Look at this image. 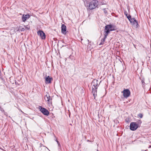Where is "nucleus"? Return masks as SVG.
Here are the masks:
<instances>
[{"instance_id": "obj_3", "label": "nucleus", "mask_w": 151, "mask_h": 151, "mask_svg": "<svg viewBox=\"0 0 151 151\" xmlns=\"http://www.w3.org/2000/svg\"><path fill=\"white\" fill-rule=\"evenodd\" d=\"M138 127V124L136 122H132L130 124V129L131 130H135Z\"/></svg>"}, {"instance_id": "obj_31", "label": "nucleus", "mask_w": 151, "mask_h": 151, "mask_svg": "<svg viewBox=\"0 0 151 151\" xmlns=\"http://www.w3.org/2000/svg\"><path fill=\"white\" fill-rule=\"evenodd\" d=\"M83 40L82 39H81V40Z\"/></svg>"}, {"instance_id": "obj_29", "label": "nucleus", "mask_w": 151, "mask_h": 151, "mask_svg": "<svg viewBox=\"0 0 151 151\" xmlns=\"http://www.w3.org/2000/svg\"><path fill=\"white\" fill-rule=\"evenodd\" d=\"M66 46L65 45H63L62 47H64V46Z\"/></svg>"}, {"instance_id": "obj_5", "label": "nucleus", "mask_w": 151, "mask_h": 151, "mask_svg": "<svg viewBox=\"0 0 151 151\" xmlns=\"http://www.w3.org/2000/svg\"><path fill=\"white\" fill-rule=\"evenodd\" d=\"M127 18L132 24H136V25L138 24L137 21L134 18H132L130 15L128 16Z\"/></svg>"}, {"instance_id": "obj_16", "label": "nucleus", "mask_w": 151, "mask_h": 151, "mask_svg": "<svg viewBox=\"0 0 151 151\" xmlns=\"http://www.w3.org/2000/svg\"><path fill=\"white\" fill-rule=\"evenodd\" d=\"M141 82L142 84V87L144 88L145 86V79L144 78H142L141 79Z\"/></svg>"}, {"instance_id": "obj_7", "label": "nucleus", "mask_w": 151, "mask_h": 151, "mask_svg": "<svg viewBox=\"0 0 151 151\" xmlns=\"http://www.w3.org/2000/svg\"><path fill=\"white\" fill-rule=\"evenodd\" d=\"M37 34L42 39H45L46 36L45 33L42 31L40 30L37 32Z\"/></svg>"}, {"instance_id": "obj_26", "label": "nucleus", "mask_w": 151, "mask_h": 151, "mask_svg": "<svg viewBox=\"0 0 151 151\" xmlns=\"http://www.w3.org/2000/svg\"><path fill=\"white\" fill-rule=\"evenodd\" d=\"M87 41H88V44H89V40H87Z\"/></svg>"}, {"instance_id": "obj_25", "label": "nucleus", "mask_w": 151, "mask_h": 151, "mask_svg": "<svg viewBox=\"0 0 151 151\" xmlns=\"http://www.w3.org/2000/svg\"><path fill=\"white\" fill-rule=\"evenodd\" d=\"M87 141L88 142H91V141L89 140L88 139L87 140Z\"/></svg>"}, {"instance_id": "obj_15", "label": "nucleus", "mask_w": 151, "mask_h": 151, "mask_svg": "<svg viewBox=\"0 0 151 151\" xmlns=\"http://www.w3.org/2000/svg\"><path fill=\"white\" fill-rule=\"evenodd\" d=\"M92 93H97V87H93V86H92Z\"/></svg>"}, {"instance_id": "obj_13", "label": "nucleus", "mask_w": 151, "mask_h": 151, "mask_svg": "<svg viewBox=\"0 0 151 151\" xmlns=\"http://www.w3.org/2000/svg\"><path fill=\"white\" fill-rule=\"evenodd\" d=\"M46 148V147H45L44 146L40 145V146L39 148L37 149V151H42V150H44L45 149V148Z\"/></svg>"}, {"instance_id": "obj_6", "label": "nucleus", "mask_w": 151, "mask_h": 151, "mask_svg": "<svg viewBox=\"0 0 151 151\" xmlns=\"http://www.w3.org/2000/svg\"><path fill=\"white\" fill-rule=\"evenodd\" d=\"M114 30L113 29V26L111 24H108L106 25L105 26V29L104 30L110 32V31H112Z\"/></svg>"}, {"instance_id": "obj_30", "label": "nucleus", "mask_w": 151, "mask_h": 151, "mask_svg": "<svg viewBox=\"0 0 151 151\" xmlns=\"http://www.w3.org/2000/svg\"><path fill=\"white\" fill-rule=\"evenodd\" d=\"M102 4H104V2H103V3H102Z\"/></svg>"}, {"instance_id": "obj_2", "label": "nucleus", "mask_w": 151, "mask_h": 151, "mask_svg": "<svg viewBox=\"0 0 151 151\" xmlns=\"http://www.w3.org/2000/svg\"><path fill=\"white\" fill-rule=\"evenodd\" d=\"M38 109L43 115L47 116H48L49 115V112L46 109L42 107L41 106H39Z\"/></svg>"}, {"instance_id": "obj_9", "label": "nucleus", "mask_w": 151, "mask_h": 151, "mask_svg": "<svg viewBox=\"0 0 151 151\" xmlns=\"http://www.w3.org/2000/svg\"><path fill=\"white\" fill-rule=\"evenodd\" d=\"M45 100L48 102V103H52V99H50L49 94H47L44 97Z\"/></svg>"}, {"instance_id": "obj_14", "label": "nucleus", "mask_w": 151, "mask_h": 151, "mask_svg": "<svg viewBox=\"0 0 151 151\" xmlns=\"http://www.w3.org/2000/svg\"><path fill=\"white\" fill-rule=\"evenodd\" d=\"M109 33V32L104 30V34L105 38H107L108 34Z\"/></svg>"}, {"instance_id": "obj_22", "label": "nucleus", "mask_w": 151, "mask_h": 151, "mask_svg": "<svg viewBox=\"0 0 151 151\" xmlns=\"http://www.w3.org/2000/svg\"><path fill=\"white\" fill-rule=\"evenodd\" d=\"M103 10L105 14H107V11L106 9H103Z\"/></svg>"}, {"instance_id": "obj_18", "label": "nucleus", "mask_w": 151, "mask_h": 151, "mask_svg": "<svg viewBox=\"0 0 151 151\" xmlns=\"http://www.w3.org/2000/svg\"><path fill=\"white\" fill-rule=\"evenodd\" d=\"M69 58L72 61H73L75 60V58L74 56L71 55L69 56Z\"/></svg>"}, {"instance_id": "obj_33", "label": "nucleus", "mask_w": 151, "mask_h": 151, "mask_svg": "<svg viewBox=\"0 0 151 151\" xmlns=\"http://www.w3.org/2000/svg\"><path fill=\"white\" fill-rule=\"evenodd\" d=\"M97 151H98V150H97Z\"/></svg>"}, {"instance_id": "obj_8", "label": "nucleus", "mask_w": 151, "mask_h": 151, "mask_svg": "<svg viewBox=\"0 0 151 151\" xmlns=\"http://www.w3.org/2000/svg\"><path fill=\"white\" fill-rule=\"evenodd\" d=\"M45 83L46 84L50 83H51V81L53 80V79L52 77H50L49 76H46L45 77Z\"/></svg>"}, {"instance_id": "obj_23", "label": "nucleus", "mask_w": 151, "mask_h": 151, "mask_svg": "<svg viewBox=\"0 0 151 151\" xmlns=\"http://www.w3.org/2000/svg\"><path fill=\"white\" fill-rule=\"evenodd\" d=\"M0 109L1 111L2 112H4V110L3 109V108H2L1 107V106L0 107Z\"/></svg>"}, {"instance_id": "obj_11", "label": "nucleus", "mask_w": 151, "mask_h": 151, "mask_svg": "<svg viewBox=\"0 0 151 151\" xmlns=\"http://www.w3.org/2000/svg\"><path fill=\"white\" fill-rule=\"evenodd\" d=\"M30 16L29 14L24 15L23 14L22 17V20L23 22H25L27 19L29 18Z\"/></svg>"}, {"instance_id": "obj_32", "label": "nucleus", "mask_w": 151, "mask_h": 151, "mask_svg": "<svg viewBox=\"0 0 151 151\" xmlns=\"http://www.w3.org/2000/svg\"><path fill=\"white\" fill-rule=\"evenodd\" d=\"M23 30H22L21 31H23Z\"/></svg>"}, {"instance_id": "obj_20", "label": "nucleus", "mask_w": 151, "mask_h": 151, "mask_svg": "<svg viewBox=\"0 0 151 151\" xmlns=\"http://www.w3.org/2000/svg\"><path fill=\"white\" fill-rule=\"evenodd\" d=\"M124 14L127 16V17L129 15H129L127 13L126 11L124 12Z\"/></svg>"}, {"instance_id": "obj_1", "label": "nucleus", "mask_w": 151, "mask_h": 151, "mask_svg": "<svg viewBox=\"0 0 151 151\" xmlns=\"http://www.w3.org/2000/svg\"><path fill=\"white\" fill-rule=\"evenodd\" d=\"M85 5L86 4H88V6L87 5L88 7L87 9H88L90 10H92L98 7L99 5L98 1L97 0H92V1L90 2L86 1L85 2Z\"/></svg>"}, {"instance_id": "obj_21", "label": "nucleus", "mask_w": 151, "mask_h": 151, "mask_svg": "<svg viewBox=\"0 0 151 151\" xmlns=\"http://www.w3.org/2000/svg\"><path fill=\"white\" fill-rule=\"evenodd\" d=\"M138 116L141 118L143 117V115L142 114L140 113L138 115Z\"/></svg>"}, {"instance_id": "obj_4", "label": "nucleus", "mask_w": 151, "mask_h": 151, "mask_svg": "<svg viewBox=\"0 0 151 151\" xmlns=\"http://www.w3.org/2000/svg\"><path fill=\"white\" fill-rule=\"evenodd\" d=\"M122 93H123V96L125 98H127L130 95V92L129 89H125Z\"/></svg>"}, {"instance_id": "obj_10", "label": "nucleus", "mask_w": 151, "mask_h": 151, "mask_svg": "<svg viewBox=\"0 0 151 151\" xmlns=\"http://www.w3.org/2000/svg\"><path fill=\"white\" fill-rule=\"evenodd\" d=\"M61 32L64 35L66 34V27L64 24H62L61 26Z\"/></svg>"}, {"instance_id": "obj_27", "label": "nucleus", "mask_w": 151, "mask_h": 151, "mask_svg": "<svg viewBox=\"0 0 151 151\" xmlns=\"http://www.w3.org/2000/svg\"><path fill=\"white\" fill-rule=\"evenodd\" d=\"M56 141H57V143L58 144V143H59V142L58 141V140H56Z\"/></svg>"}, {"instance_id": "obj_19", "label": "nucleus", "mask_w": 151, "mask_h": 151, "mask_svg": "<svg viewBox=\"0 0 151 151\" xmlns=\"http://www.w3.org/2000/svg\"><path fill=\"white\" fill-rule=\"evenodd\" d=\"M93 94V96H94V99H96V96H97V93H92Z\"/></svg>"}, {"instance_id": "obj_28", "label": "nucleus", "mask_w": 151, "mask_h": 151, "mask_svg": "<svg viewBox=\"0 0 151 151\" xmlns=\"http://www.w3.org/2000/svg\"><path fill=\"white\" fill-rule=\"evenodd\" d=\"M62 42H63V43H65V44H66L65 43V42H64V41H63Z\"/></svg>"}, {"instance_id": "obj_24", "label": "nucleus", "mask_w": 151, "mask_h": 151, "mask_svg": "<svg viewBox=\"0 0 151 151\" xmlns=\"http://www.w3.org/2000/svg\"><path fill=\"white\" fill-rule=\"evenodd\" d=\"M126 122H130V121H129V118H126Z\"/></svg>"}, {"instance_id": "obj_17", "label": "nucleus", "mask_w": 151, "mask_h": 151, "mask_svg": "<svg viewBox=\"0 0 151 151\" xmlns=\"http://www.w3.org/2000/svg\"><path fill=\"white\" fill-rule=\"evenodd\" d=\"M106 38H105V37H104L101 39V42L100 43V44H99V45H103L104 44V42L105 41V40L106 39Z\"/></svg>"}, {"instance_id": "obj_12", "label": "nucleus", "mask_w": 151, "mask_h": 151, "mask_svg": "<svg viewBox=\"0 0 151 151\" xmlns=\"http://www.w3.org/2000/svg\"><path fill=\"white\" fill-rule=\"evenodd\" d=\"M98 80H94L93 81L92 83V85L93 87H97L98 85Z\"/></svg>"}]
</instances>
